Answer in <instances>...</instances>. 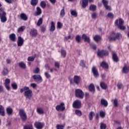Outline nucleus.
<instances>
[{
  "label": "nucleus",
  "mask_w": 129,
  "mask_h": 129,
  "mask_svg": "<svg viewBox=\"0 0 129 129\" xmlns=\"http://www.w3.org/2000/svg\"><path fill=\"white\" fill-rule=\"evenodd\" d=\"M24 91V96L26 97V99H31L33 95V91L30 89L29 87L25 86L23 88L21 89L20 92L23 93Z\"/></svg>",
  "instance_id": "nucleus-1"
},
{
  "label": "nucleus",
  "mask_w": 129,
  "mask_h": 129,
  "mask_svg": "<svg viewBox=\"0 0 129 129\" xmlns=\"http://www.w3.org/2000/svg\"><path fill=\"white\" fill-rule=\"evenodd\" d=\"M123 23H124V21H123V20H122V19L120 18L119 19V20L118 19H117L115 21V26H116V27H117V28H118V29H119L120 30H121L122 31H124L126 28L124 26H123Z\"/></svg>",
  "instance_id": "nucleus-2"
},
{
  "label": "nucleus",
  "mask_w": 129,
  "mask_h": 129,
  "mask_svg": "<svg viewBox=\"0 0 129 129\" xmlns=\"http://www.w3.org/2000/svg\"><path fill=\"white\" fill-rule=\"evenodd\" d=\"M120 37H121V34L118 33H115L114 32H112L109 36V39L110 41H115V40H119Z\"/></svg>",
  "instance_id": "nucleus-3"
},
{
  "label": "nucleus",
  "mask_w": 129,
  "mask_h": 129,
  "mask_svg": "<svg viewBox=\"0 0 129 129\" xmlns=\"http://www.w3.org/2000/svg\"><path fill=\"white\" fill-rule=\"evenodd\" d=\"M0 19L2 23H6L7 22V17L6 15L7 13L4 11L3 8H0Z\"/></svg>",
  "instance_id": "nucleus-4"
},
{
  "label": "nucleus",
  "mask_w": 129,
  "mask_h": 129,
  "mask_svg": "<svg viewBox=\"0 0 129 129\" xmlns=\"http://www.w3.org/2000/svg\"><path fill=\"white\" fill-rule=\"evenodd\" d=\"M75 94L76 97L78 98H80L81 99H83V97H84V92L82 91V90L80 89H77L75 91Z\"/></svg>",
  "instance_id": "nucleus-5"
},
{
  "label": "nucleus",
  "mask_w": 129,
  "mask_h": 129,
  "mask_svg": "<svg viewBox=\"0 0 129 129\" xmlns=\"http://www.w3.org/2000/svg\"><path fill=\"white\" fill-rule=\"evenodd\" d=\"M97 55L101 58L104 57V56H108V51L104 50H98Z\"/></svg>",
  "instance_id": "nucleus-6"
},
{
  "label": "nucleus",
  "mask_w": 129,
  "mask_h": 129,
  "mask_svg": "<svg viewBox=\"0 0 129 129\" xmlns=\"http://www.w3.org/2000/svg\"><path fill=\"white\" fill-rule=\"evenodd\" d=\"M19 115L21 119H22V120H23L24 121H25V120H27V114L26 113V112H25L24 110L20 109L19 110Z\"/></svg>",
  "instance_id": "nucleus-7"
},
{
  "label": "nucleus",
  "mask_w": 129,
  "mask_h": 129,
  "mask_svg": "<svg viewBox=\"0 0 129 129\" xmlns=\"http://www.w3.org/2000/svg\"><path fill=\"white\" fill-rule=\"evenodd\" d=\"M34 125L37 129H43L45 126V123L37 121L34 123Z\"/></svg>",
  "instance_id": "nucleus-8"
},
{
  "label": "nucleus",
  "mask_w": 129,
  "mask_h": 129,
  "mask_svg": "<svg viewBox=\"0 0 129 129\" xmlns=\"http://www.w3.org/2000/svg\"><path fill=\"white\" fill-rule=\"evenodd\" d=\"M33 79L35 80L36 82L37 83H41V82H43V79H42V77L39 75H35L33 76Z\"/></svg>",
  "instance_id": "nucleus-9"
},
{
  "label": "nucleus",
  "mask_w": 129,
  "mask_h": 129,
  "mask_svg": "<svg viewBox=\"0 0 129 129\" xmlns=\"http://www.w3.org/2000/svg\"><path fill=\"white\" fill-rule=\"evenodd\" d=\"M73 106L75 108H80L81 107V101L78 100L75 101L73 103Z\"/></svg>",
  "instance_id": "nucleus-10"
},
{
  "label": "nucleus",
  "mask_w": 129,
  "mask_h": 129,
  "mask_svg": "<svg viewBox=\"0 0 129 129\" xmlns=\"http://www.w3.org/2000/svg\"><path fill=\"white\" fill-rule=\"evenodd\" d=\"M30 35L31 37H37L38 36V31L35 28L31 29L30 31Z\"/></svg>",
  "instance_id": "nucleus-11"
},
{
  "label": "nucleus",
  "mask_w": 129,
  "mask_h": 129,
  "mask_svg": "<svg viewBox=\"0 0 129 129\" xmlns=\"http://www.w3.org/2000/svg\"><path fill=\"white\" fill-rule=\"evenodd\" d=\"M25 40L21 36H19L17 40V45L18 47H22L24 45Z\"/></svg>",
  "instance_id": "nucleus-12"
},
{
  "label": "nucleus",
  "mask_w": 129,
  "mask_h": 129,
  "mask_svg": "<svg viewBox=\"0 0 129 129\" xmlns=\"http://www.w3.org/2000/svg\"><path fill=\"white\" fill-rule=\"evenodd\" d=\"M56 109L58 111L59 110H61V111H64L65 110V106L63 103H61L60 104V105L56 106Z\"/></svg>",
  "instance_id": "nucleus-13"
},
{
  "label": "nucleus",
  "mask_w": 129,
  "mask_h": 129,
  "mask_svg": "<svg viewBox=\"0 0 129 129\" xmlns=\"http://www.w3.org/2000/svg\"><path fill=\"white\" fill-rule=\"evenodd\" d=\"M92 71L94 77H98V76H99V74H98V71H97V69H96V67H93L92 68Z\"/></svg>",
  "instance_id": "nucleus-14"
},
{
  "label": "nucleus",
  "mask_w": 129,
  "mask_h": 129,
  "mask_svg": "<svg viewBox=\"0 0 129 129\" xmlns=\"http://www.w3.org/2000/svg\"><path fill=\"white\" fill-rule=\"evenodd\" d=\"M10 83H11V80L9 79H6L5 83V86L7 90H10Z\"/></svg>",
  "instance_id": "nucleus-15"
},
{
  "label": "nucleus",
  "mask_w": 129,
  "mask_h": 129,
  "mask_svg": "<svg viewBox=\"0 0 129 129\" xmlns=\"http://www.w3.org/2000/svg\"><path fill=\"white\" fill-rule=\"evenodd\" d=\"M81 4L82 8L85 9L88 6V0H81Z\"/></svg>",
  "instance_id": "nucleus-16"
},
{
  "label": "nucleus",
  "mask_w": 129,
  "mask_h": 129,
  "mask_svg": "<svg viewBox=\"0 0 129 129\" xmlns=\"http://www.w3.org/2000/svg\"><path fill=\"white\" fill-rule=\"evenodd\" d=\"M55 30H56V27L55 26V23L52 21L50 23L49 31L50 32H54Z\"/></svg>",
  "instance_id": "nucleus-17"
},
{
  "label": "nucleus",
  "mask_w": 129,
  "mask_h": 129,
  "mask_svg": "<svg viewBox=\"0 0 129 129\" xmlns=\"http://www.w3.org/2000/svg\"><path fill=\"white\" fill-rule=\"evenodd\" d=\"M9 39L13 42H16V41H17V39L16 38V34L15 33L10 34Z\"/></svg>",
  "instance_id": "nucleus-18"
},
{
  "label": "nucleus",
  "mask_w": 129,
  "mask_h": 129,
  "mask_svg": "<svg viewBox=\"0 0 129 129\" xmlns=\"http://www.w3.org/2000/svg\"><path fill=\"white\" fill-rule=\"evenodd\" d=\"M36 11V12H35L34 14V16L35 17H37V16H40V15L42 14V10H41V8H40V7H37Z\"/></svg>",
  "instance_id": "nucleus-19"
},
{
  "label": "nucleus",
  "mask_w": 129,
  "mask_h": 129,
  "mask_svg": "<svg viewBox=\"0 0 129 129\" xmlns=\"http://www.w3.org/2000/svg\"><path fill=\"white\" fill-rule=\"evenodd\" d=\"M82 38L84 40V42H87V43H90V38L86 36L85 34H83Z\"/></svg>",
  "instance_id": "nucleus-20"
},
{
  "label": "nucleus",
  "mask_w": 129,
  "mask_h": 129,
  "mask_svg": "<svg viewBox=\"0 0 129 129\" xmlns=\"http://www.w3.org/2000/svg\"><path fill=\"white\" fill-rule=\"evenodd\" d=\"M129 67L128 66H125L123 67L122 72L124 74L128 73Z\"/></svg>",
  "instance_id": "nucleus-21"
},
{
  "label": "nucleus",
  "mask_w": 129,
  "mask_h": 129,
  "mask_svg": "<svg viewBox=\"0 0 129 129\" xmlns=\"http://www.w3.org/2000/svg\"><path fill=\"white\" fill-rule=\"evenodd\" d=\"M101 104L102 105H104V106H107L108 105V103L107 102V101L105 100V99L103 98L101 100Z\"/></svg>",
  "instance_id": "nucleus-22"
},
{
  "label": "nucleus",
  "mask_w": 129,
  "mask_h": 129,
  "mask_svg": "<svg viewBox=\"0 0 129 129\" xmlns=\"http://www.w3.org/2000/svg\"><path fill=\"white\" fill-rule=\"evenodd\" d=\"M20 18L23 21H27L28 20V16L25 13H22L20 15Z\"/></svg>",
  "instance_id": "nucleus-23"
},
{
  "label": "nucleus",
  "mask_w": 129,
  "mask_h": 129,
  "mask_svg": "<svg viewBox=\"0 0 129 129\" xmlns=\"http://www.w3.org/2000/svg\"><path fill=\"white\" fill-rule=\"evenodd\" d=\"M6 110H7V113L8 114V115H11V114H12V113H13V112L14 111L13 109L10 107H8L7 108Z\"/></svg>",
  "instance_id": "nucleus-24"
},
{
  "label": "nucleus",
  "mask_w": 129,
  "mask_h": 129,
  "mask_svg": "<svg viewBox=\"0 0 129 129\" xmlns=\"http://www.w3.org/2000/svg\"><path fill=\"white\" fill-rule=\"evenodd\" d=\"M80 77L79 76H75L74 77V81L76 84H79V81H80Z\"/></svg>",
  "instance_id": "nucleus-25"
},
{
  "label": "nucleus",
  "mask_w": 129,
  "mask_h": 129,
  "mask_svg": "<svg viewBox=\"0 0 129 129\" xmlns=\"http://www.w3.org/2000/svg\"><path fill=\"white\" fill-rule=\"evenodd\" d=\"M2 75H4V76H7V75H8V74H9V70H8V69L5 68L2 72Z\"/></svg>",
  "instance_id": "nucleus-26"
},
{
  "label": "nucleus",
  "mask_w": 129,
  "mask_h": 129,
  "mask_svg": "<svg viewBox=\"0 0 129 129\" xmlns=\"http://www.w3.org/2000/svg\"><path fill=\"white\" fill-rule=\"evenodd\" d=\"M0 115L2 116H5V109L4 106L0 105Z\"/></svg>",
  "instance_id": "nucleus-27"
},
{
  "label": "nucleus",
  "mask_w": 129,
  "mask_h": 129,
  "mask_svg": "<svg viewBox=\"0 0 129 129\" xmlns=\"http://www.w3.org/2000/svg\"><path fill=\"white\" fill-rule=\"evenodd\" d=\"M100 86L101 88V89H104V90H105L106 88H107V86H106V84H105L104 82H101Z\"/></svg>",
  "instance_id": "nucleus-28"
},
{
  "label": "nucleus",
  "mask_w": 129,
  "mask_h": 129,
  "mask_svg": "<svg viewBox=\"0 0 129 129\" xmlns=\"http://www.w3.org/2000/svg\"><path fill=\"white\" fill-rule=\"evenodd\" d=\"M101 67H102V68H105V69H108V64H107V63L103 61L101 63Z\"/></svg>",
  "instance_id": "nucleus-29"
},
{
  "label": "nucleus",
  "mask_w": 129,
  "mask_h": 129,
  "mask_svg": "<svg viewBox=\"0 0 129 129\" xmlns=\"http://www.w3.org/2000/svg\"><path fill=\"white\" fill-rule=\"evenodd\" d=\"M36 57H37V55L35 54L34 55H32L31 56H29L28 57V61H31V62H33L36 58Z\"/></svg>",
  "instance_id": "nucleus-30"
},
{
  "label": "nucleus",
  "mask_w": 129,
  "mask_h": 129,
  "mask_svg": "<svg viewBox=\"0 0 129 129\" xmlns=\"http://www.w3.org/2000/svg\"><path fill=\"white\" fill-rule=\"evenodd\" d=\"M94 41H95V42H99V41H100V40H101V37H100V36L97 35H95L94 37Z\"/></svg>",
  "instance_id": "nucleus-31"
},
{
  "label": "nucleus",
  "mask_w": 129,
  "mask_h": 129,
  "mask_svg": "<svg viewBox=\"0 0 129 129\" xmlns=\"http://www.w3.org/2000/svg\"><path fill=\"white\" fill-rule=\"evenodd\" d=\"M89 90L90 91H93L94 92L95 90V87H94V85H93V84H91L89 85Z\"/></svg>",
  "instance_id": "nucleus-32"
},
{
  "label": "nucleus",
  "mask_w": 129,
  "mask_h": 129,
  "mask_svg": "<svg viewBox=\"0 0 129 129\" xmlns=\"http://www.w3.org/2000/svg\"><path fill=\"white\" fill-rule=\"evenodd\" d=\"M90 11H92V12H94L96 11V6L95 5H91L89 7Z\"/></svg>",
  "instance_id": "nucleus-33"
},
{
  "label": "nucleus",
  "mask_w": 129,
  "mask_h": 129,
  "mask_svg": "<svg viewBox=\"0 0 129 129\" xmlns=\"http://www.w3.org/2000/svg\"><path fill=\"white\" fill-rule=\"evenodd\" d=\"M25 29H26V26H22L18 29V32L22 33V32H24V31H25Z\"/></svg>",
  "instance_id": "nucleus-34"
},
{
  "label": "nucleus",
  "mask_w": 129,
  "mask_h": 129,
  "mask_svg": "<svg viewBox=\"0 0 129 129\" xmlns=\"http://www.w3.org/2000/svg\"><path fill=\"white\" fill-rule=\"evenodd\" d=\"M112 58L113 61H114L115 62L118 61V57H117V55H116V54L115 53L113 54Z\"/></svg>",
  "instance_id": "nucleus-35"
},
{
  "label": "nucleus",
  "mask_w": 129,
  "mask_h": 129,
  "mask_svg": "<svg viewBox=\"0 0 129 129\" xmlns=\"http://www.w3.org/2000/svg\"><path fill=\"white\" fill-rule=\"evenodd\" d=\"M94 115H95V114L93 112V111H91L90 112L89 114V118L90 120H92V119H93V117L94 116Z\"/></svg>",
  "instance_id": "nucleus-36"
},
{
  "label": "nucleus",
  "mask_w": 129,
  "mask_h": 129,
  "mask_svg": "<svg viewBox=\"0 0 129 129\" xmlns=\"http://www.w3.org/2000/svg\"><path fill=\"white\" fill-rule=\"evenodd\" d=\"M19 66L21 68H22V69H25V68H26V64L23 61L19 63Z\"/></svg>",
  "instance_id": "nucleus-37"
},
{
  "label": "nucleus",
  "mask_w": 129,
  "mask_h": 129,
  "mask_svg": "<svg viewBox=\"0 0 129 129\" xmlns=\"http://www.w3.org/2000/svg\"><path fill=\"white\" fill-rule=\"evenodd\" d=\"M71 15L76 18L77 17L78 13L75 10H71Z\"/></svg>",
  "instance_id": "nucleus-38"
},
{
  "label": "nucleus",
  "mask_w": 129,
  "mask_h": 129,
  "mask_svg": "<svg viewBox=\"0 0 129 129\" xmlns=\"http://www.w3.org/2000/svg\"><path fill=\"white\" fill-rule=\"evenodd\" d=\"M37 112L39 114H43L44 113V110L42 109V108H38L37 109Z\"/></svg>",
  "instance_id": "nucleus-39"
},
{
  "label": "nucleus",
  "mask_w": 129,
  "mask_h": 129,
  "mask_svg": "<svg viewBox=\"0 0 129 129\" xmlns=\"http://www.w3.org/2000/svg\"><path fill=\"white\" fill-rule=\"evenodd\" d=\"M39 0H31V5L32 6H37Z\"/></svg>",
  "instance_id": "nucleus-40"
},
{
  "label": "nucleus",
  "mask_w": 129,
  "mask_h": 129,
  "mask_svg": "<svg viewBox=\"0 0 129 129\" xmlns=\"http://www.w3.org/2000/svg\"><path fill=\"white\" fill-rule=\"evenodd\" d=\"M12 87L15 90L18 89V85H17V83H13L11 85Z\"/></svg>",
  "instance_id": "nucleus-41"
},
{
  "label": "nucleus",
  "mask_w": 129,
  "mask_h": 129,
  "mask_svg": "<svg viewBox=\"0 0 129 129\" xmlns=\"http://www.w3.org/2000/svg\"><path fill=\"white\" fill-rule=\"evenodd\" d=\"M60 16L61 18H63V17H64V16H65V10L63 9H62L60 13Z\"/></svg>",
  "instance_id": "nucleus-42"
},
{
  "label": "nucleus",
  "mask_w": 129,
  "mask_h": 129,
  "mask_svg": "<svg viewBox=\"0 0 129 129\" xmlns=\"http://www.w3.org/2000/svg\"><path fill=\"white\" fill-rule=\"evenodd\" d=\"M76 41L77 43H80V41H81V37L79 35H77L76 36Z\"/></svg>",
  "instance_id": "nucleus-43"
},
{
  "label": "nucleus",
  "mask_w": 129,
  "mask_h": 129,
  "mask_svg": "<svg viewBox=\"0 0 129 129\" xmlns=\"http://www.w3.org/2000/svg\"><path fill=\"white\" fill-rule=\"evenodd\" d=\"M42 24H43V19L40 18L37 22V25L38 27H40V26Z\"/></svg>",
  "instance_id": "nucleus-44"
},
{
  "label": "nucleus",
  "mask_w": 129,
  "mask_h": 129,
  "mask_svg": "<svg viewBox=\"0 0 129 129\" xmlns=\"http://www.w3.org/2000/svg\"><path fill=\"white\" fill-rule=\"evenodd\" d=\"M75 112L78 116H81V115H82V113L81 112V111L79 110H76Z\"/></svg>",
  "instance_id": "nucleus-45"
},
{
  "label": "nucleus",
  "mask_w": 129,
  "mask_h": 129,
  "mask_svg": "<svg viewBox=\"0 0 129 129\" xmlns=\"http://www.w3.org/2000/svg\"><path fill=\"white\" fill-rule=\"evenodd\" d=\"M100 129H105L106 128V124L104 123H100Z\"/></svg>",
  "instance_id": "nucleus-46"
},
{
  "label": "nucleus",
  "mask_w": 129,
  "mask_h": 129,
  "mask_svg": "<svg viewBox=\"0 0 129 129\" xmlns=\"http://www.w3.org/2000/svg\"><path fill=\"white\" fill-rule=\"evenodd\" d=\"M24 129H33V125L32 124L26 125L24 126Z\"/></svg>",
  "instance_id": "nucleus-47"
},
{
  "label": "nucleus",
  "mask_w": 129,
  "mask_h": 129,
  "mask_svg": "<svg viewBox=\"0 0 129 129\" xmlns=\"http://www.w3.org/2000/svg\"><path fill=\"white\" fill-rule=\"evenodd\" d=\"M40 6L42 9H45V8H46V3L44 1H42L40 3Z\"/></svg>",
  "instance_id": "nucleus-48"
},
{
  "label": "nucleus",
  "mask_w": 129,
  "mask_h": 129,
  "mask_svg": "<svg viewBox=\"0 0 129 129\" xmlns=\"http://www.w3.org/2000/svg\"><path fill=\"white\" fill-rule=\"evenodd\" d=\"M61 54L62 57H63V58H65L66 57V51H65L64 50H61Z\"/></svg>",
  "instance_id": "nucleus-49"
},
{
  "label": "nucleus",
  "mask_w": 129,
  "mask_h": 129,
  "mask_svg": "<svg viewBox=\"0 0 129 129\" xmlns=\"http://www.w3.org/2000/svg\"><path fill=\"white\" fill-rule=\"evenodd\" d=\"M102 3L104 5V7H105L108 5V1L107 0H102Z\"/></svg>",
  "instance_id": "nucleus-50"
},
{
  "label": "nucleus",
  "mask_w": 129,
  "mask_h": 129,
  "mask_svg": "<svg viewBox=\"0 0 129 129\" xmlns=\"http://www.w3.org/2000/svg\"><path fill=\"white\" fill-rule=\"evenodd\" d=\"M80 66H82V67H86V66L85 65V63H84V60H81L80 62Z\"/></svg>",
  "instance_id": "nucleus-51"
},
{
  "label": "nucleus",
  "mask_w": 129,
  "mask_h": 129,
  "mask_svg": "<svg viewBox=\"0 0 129 129\" xmlns=\"http://www.w3.org/2000/svg\"><path fill=\"white\" fill-rule=\"evenodd\" d=\"M44 75L45 77L47 78V79H49V78H51V75H50V74H49V73L48 72H45L44 73Z\"/></svg>",
  "instance_id": "nucleus-52"
},
{
  "label": "nucleus",
  "mask_w": 129,
  "mask_h": 129,
  "mask_svg": "<svg viewBox=\"0 0 129 129\" xmlns=\"http://www.w3.org/2000/svg\"><path fill=\"white\" fill-rule=\"evenodd\" d=\"M64 125L62 124H57L56 129H63Z\"/></svg>",
  "instance_id": "nucleus-53"
},
{
  "label": "nucleus",
  "mask_w": 129,
  "mask_h": 129,
  "mask_svg": "<svg viewBox=\"0 0 129 129\" xmlns=\"http://www.w3.org/2000/svg\"><path fill=\"white\" fill-rule=\"evenodd\" d=\"M40 72V69L39 68H36L34 71H33V73L35 74H38Z\"/></svg>",
  "instance_id": "nucleus-54"
},
{
  "label": "nucleus",
  "mask_w": 129,
  "mask_h": 129,
  "mask_svg": "<svg viewBox=\"0 0 129 129\" xmlns=\"http://www.w3.org/2000/svg\"><path fill=\"white\" fill-rule=\"evenodd\" d=\"M107 16L108 17V18H110V19H113V14L111 13H109L107 15Z\"/></svg>",
  "instance_id": "nucleus-55"
},
{
  "label": "nucleus",
  "mask_w": 129,
  "mask_h": 129,
  "mask_svg": "<svg viewBox=\"0 0 129 129\" xmlns=\"http://www.w3.org/2000/svg\"><path fill=\"white\" fill-rule=\"evenodd\" d=\"M113 103L115 107H117V99H114Z\"/></svg>",
  "instance_id": "nucleus-56"
},
{
  "label": "nucleus",
  "mask_w": 129,
  "mask_h": 129,
  "mask_svg": "<svg viewBox=\"0 0 129 129\" xmlns=\"http://www.w3.org/2000/svg\"><path fill=\"white\" fill-rule=\"evenodd\" d=\"M100 115L101 117H104L105 116V112H104V111H101L100 112Z\"/></svg>",
  "instance_id": "nucleus-57"
},
{
  "label": "nucleus",
  "mask_w": 129,
  "mask_h": 129,
  "mask_svg": "<svg viewBox=\"0 0 129 129\" xmlns=\"http://www.w3.org/2000/svg\"><path fill=\"white\" fill-rule=\"evenodd\" d=\"M49 70H50V73H53V72H54V71H56V72H58V70H57L56 69L50 68Z\"/></svg>",
  "instance_id": "nucleus-58"
},
{
  "label": "nucleus",
  "mask_w": 129,
  "mask_h": 129,
  "mask_svg": "<svg viewBox=\"0 0 129 129\" xmlns=\"http://www.w3.org/2000/svg\"><path fill=\"white\" fill-rule=\"evenodd\" d=\"M96 17H97V14H96V13H93L92 15V19H94V20H95V19H96Z\"/></svg>",
  "instance_id": "nucleus-59"
},
{
  "label": "nucleus",
  "mask_w": 129,
  "mask_h": 129,
  "mask_svg": "<svg viewBox=\"0 0 129 129\" xmlns=\"http://www.w3.org/2000/svg\"><path fill=\"white\" fill-rule=\"evenodd\" d=\"M54 66L55 67H57V68H58V69L59 68H60V64L58 62H55L54 63Z\"/></svg>",
  "instance_id": "nucleus-60"
},
{
  "label": "nucleus",
  "mask_w": 129,
  "mask_h": 129,
  "mask_svg": "<svg viewBox=\"0 0 129 129\" xmlns=\"http://www.w3.org/2000/svg\"><path fill=\"white\" fill-rule=\"evenodd\" d=\"M30 86H31V87H32V88L35 89V88H36V87H37V84H36L35 83H31L30 84Z\"/></svg>",
  "instance_id": "nucleus-61"
},
{
  "label": "nucleus",
  "mask_w": 129,
  "mask_h": 129,
  "mask_svg": "<svg viewBox=\"0 0 129 129\" xmlns=\"http://www.w3.org/2000/svg\"><path fill=\"white\" fill-rule=\"evenodd\" d=\"M105 8L107 11H111V7L108 5L105 6Z\"/></svg>",
  "instance_id": "nucleus-62"
},
{
  "label": "nucleus",
  "mask_w": 129,
  "mask_h": 129,
  "mask_svg": "<svg viewBox=\"0 0 129 129\" xmlns=\"http://www.w3.org/2000/svg\"><path fill=\"white\" fill-rule=\"evenodd\" d=\"M57 28L58 29H61V28H62V24L59 22H57Z\"/></svg>",
  "instance_id": "nucleus-63"
},
{
  "label": "nucleus",
  "mask_w": 129,
  "mask_h": 129,
  "mask_svg": "<svg viewBox=\"0 0 129 129\" xmlns=\"http://www.w3.org/2000/svg\"><path fill=\"white\" fill-rule=\"evenodd\" d=\"M118 89H121V88L122 87V84H118L117 85Z\"/></svg>",
  "instance_id": "nucleus-64"
}]
</instances>
